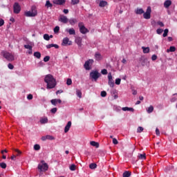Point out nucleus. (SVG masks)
Returning <instances> with one entry per match:
<instances>
[{"mask_svg": "<svg viewBox=\"0 0 177 177\" xmlns=\"http://www.w3.org/2000/svg\"><path fill=\"white\" fill-rule=\"evenodd\" d=\"M44 82L47 84V89H53L57 86V80L51 74H48L45 76Z\"/></svg>", "mask_w": 177, "mask_h": 177, "instance_id": "obj_1", "label": "nucleus"}, {"mask_svg": "<svg viewBox=\"0 0 177 177\" xmlns=\"http://www.w3.org/2000/svg\"><path fill=\"white\" fill-rule=\"evenodd\" d=\"M1 55L8 62L15 61V55L6 50H3L1 53Z\"/></svg>", "mask_w": 177, "mask_h": 177, "instance_id": "obj_2", "label": "nucleus"}, {"mask_svg": "<svg viewBox=\"0 0 177 177\" xmlns=\"http://www.w3.org/2000/svg\"><path fill=\"white\" fill-rule=\"evenodd\" d=\"M102 74L99 73L97 70L92 71L90 73V78L92 80V81H94L95 82H97V80H99V78H100Z\"/></svg>", "mask_w": 177, "mask_h": 177, "instance_id": "obj_3", "label": "nucleus"}, {"mask_svg": "<svg viewBox=\"0 0 177 177\" xmlns=\"http://www.w3.org/2000/svg\"><path fill=\"white\" fill-rule=\"evenodd\" d=\"M37 15V10L35 7H32L30 11L25 12V16L27 17H35Z\"/></svg>", "mask_w": 177, "mask_h": 177, "instance_id": "obj_4", "label": "nucleus"}, {"mask_svg": "<svg viewBox=\"0 0 177 177\" xmlns=\"http://www.w3.org/2000/svg\"><path fill=\"white\" fill-rule=\"evenodd\" d=\"M41 163L38 165V169L40 172L48 171L49 169L48 165L44 160H41Z\"/></svg>", "mask_w": 177, "mask_h": 177, "instance_id": "obj_5", "label": "nucleus"}, {"mask_svg": "<svg viewBox=\"0 0 177 177\" xmlns=\"http://www.w3.org/2000/svg\"><path fill=\"white\" fill-rule=\"evenodd\" d=\"M78 27L80 28V32L81 34L86 35V33L89 32V30L85 27L84 23L80 22L78 24Z\"/></svg>", "mask_w": 177, "mask_h": 177, "instance_id": "obj_6", "label": "nucleus"}, {"mask_svg": "<svg viewBox=\"0 0 177 177\" xmlns=\"http://www.w3.org/2000/svg\"><path fill=\"white\" fill-rule=\"evenodd\" d=\"M143 17L146 20H149L151 18V7L148 6L147 8V11L143 13Z\"/></svg>", "mask_w": 177, "mask_h": 177, "instance_id": "obj_7", "label": "nucleus"}, {"mask_svg": "<svg viewBox=\"0 0 177 177\" xmlns=\"http://www.w3.org/2000/svg\"><path fill=\"white\" fill-rule=\"evenodd\" d=\"M93 59H89L88 60L86 61L84 64V68L86 71H89L91 70V66L93 65Z\"/></svg>", "mask_w": 177, "mask_h": 177, "instance_id": "obj_8", "label": "nucleus"}, {"mask_svg": "<svg viewBox=\"0 0 177 177\" xmlns=\"http://www.w3.org/2000/svg\"><path fill=\"white\" fill-rule=\"evenodd\" d=\"M108 85L111 88H114V80H113V75H111V73H108Z\"/></svg>", "mask_w": 177, "mask_h": 177, "instance_id": "obj_9", "label": "nucleus"}, {"mask_svg": "<svg viewBox=\"0 0 177 177\" xmlns=\"http://www.w3.org/2000/svg\"><path fill=\"white\" fill-rule=\"evenodd\" d=\"M140 62H141L142 66H149L150 65V62H149L147 58L141 57Z\"/></svg>", "mask_w": 177, "mask_h": 177, "instance_id": "obj_10", "label": "nucleus"}, {"mask_svg": "<svg viewBox=\"0 0 177 177\" xmlns=\"http://www.w3.org/2000/svg\"><path fill=\"white\" fill-rule=\"evenodd\" d=\"M14 13L18 15L21 12V6L19 3H15L13 6Z\"/></svg>", "mask_w": 177, "mask_h": 177, "instance_id": "obj_11", "label": "nucleus"}, {"mask_svg": "<svg viewBox=\"0 0 177 177\" xmlns=\"http://www.w3.org/2000/svg\"><path fill=\"white\" fill-rule=\"evenodd\" d=\"M67 45L71 46L72 41H70V39L68 37H64L62 40V46H65Z\"/></svg>", "mask_w": 177, "mask_h": 177, "instance_id": "obj_12", "label": "nucleus"}, {"mask_svg": "<svg viewBox=\"0 0 177 177\" xmlns=\"http://www.w3.org/2000/svg\"><path fill=\"white\" fill-rule=\"evenodd\" d=\"M14 151L17 153V156L16 155H12L11 157H10V159L12 160H15V159L17 158V156H19L20 155L22 154V152L18 149H14Z\"/></svg>", "mask_w": 177, "mask_h": 177, "instance_id": "obj_13", "label": "nucleus"}, {"mask_svg": "<svg viewBox=\"0 0 177 177\" xmlns=\"http://www.w3.org/2000/svg\"><path fill=\"white\" fill-rule=\"evenodd\" d=\"M69 19H68V17L65 15H61L60 16V18H59V21L64 24H68Z\"/></svg>", "mask_w": 177, "mask_h": 177, "instance_id": "obj_14", "label": "nucleus"}, {"mask_svg": "<svg viewBox=\"0 0 177 177\" xmlns=\"http://www.w3.org/2000/svg\"><path fill=\"white\" fill-rule=\"evenodd\" d=\"M71 127H72V122L68 121L67 124L66 125V127L64 128V133H67L70 131Z\"/></svg>", "mask_w": 177, "mask_h": 177, "instance_id": "obj_15", "label": "nucleus"}, {"mask_svg": "<svg viewBox=\"0 0 177 177\" xmlns=\"http://www.w3.org/2000/svg\"><path fill=\"white\" fill-rule=\"evenodd\" d=\"M66 32L69 34V35H76V30L73 28H66Z\"/></svg>", "mask_w": 177, "mask_h": 177, "instance_id": "obj_16", "label": "nucleus"}, {"mask_svg": "<svg viewBox=\"0 0 177 177\" xmlns=\"http://www.w3.org/2000/svg\"><path fill=\"white\" fill-rule=\"evenodd\" d=\"M75 43L79 47L82 46V38L81 37H78L75 39Z\"/></svg>", "mask_w": 177, "mask_h": 177, "instance_id": "obj_17", "label": "nucleus"}, {"mask_svg": "<svg viewBox=\"0 0 177 177\" xmlns=\"http://www.w3.org/2000/svg\"><path fill=\"white\" fill-rule=\"evenodd\" d=\"M52 48H55V49H59V45L54 44H48V45H46V48L47 49H50Z\"/></svg>", "mask_w": 177, "mask_h": 177, "instance_id": "obj_18", "label": "nucleus"}, {"mask_svg": "<svg viewBox=\"0 0 177 177\" xmlns=\"http://www.w3.org/2000/svg\"><path fill=\"white\" fill-rule=\"evenodd\" d=\"M53 3L55 5H64L66 3V0H53Z\"/></svg>", "mask_w": 177, "mask_h": 177, "instance_id": "obj_19", "label": "nucleus"}, {"mask_svg": "<svg viewBox=\"0 0 177 177\" xmlns=\"http://www.w3.org/2000/svg\"><path fill=\"white\" fill-rule=\"evenodd\" d=\"M45 7L46 9H52V8H53V4L49 0H47L46 1Z\"/></svg>", "mask_w": 177, "mask_h": 177, "instance_id": "obj_20", "label": "nucleus"}, {"mask_svg": "<svg viewBox=\"0 0 177 177\" xmlns=\"http://www.w3.org/2000/svg\"><path fill=\"white\" fill-rule=\"evenodd\" d=\"M135 13H136L137 15H143V13H145V10H143L142 8H137V9L135 10Z\"/></svg>", "mask_w": 177, "mask_h": 177, "instance_id": "obj_21", "label": "nucleus"}, {"mask_svg": "<svg viewBox=\"0 0 177 177\" xmlns=\"http://www.w3.org/2000/svg\"><path fill=\"white\" fill-rule=\"evenodd\" d=\"M122 109L123 111H131V112L135 111V109L133 108L128 107V106L122 107Z\"/></svg>", "mask_w": 177, "mask_h": 177, "instance_id": "obj_22", "label": "nucleus"}, {"mask_svg": "<svg viewBox=\"0 0 177 177\" xmlns=\"http://www.w3.org/2000/svg\"><path fill=\"white\" fill-rule=\"evenodd\" d=\"M68 22L70 24L71 26H75L76 24H77V20L76 19H70L68 20Z\"/></svg>", "mask_w": 177, "mask_h": 177, "instance_id": "obj_23", "label": "nucleus"}, {"mask_svg": "<svg viewBox=\"0 0 177 177\" xmlns=\"http://www.w3.org/2000/svg\"><path fill=\"white\" fill-rule=\"evenodd\" d=\"M171 5V1L170 0H167L164 3V7L166 9H168V8Z\"/></svg>", "mask_w": 177, "mask_h": 177, "instance_id": "obj_24", "label": "nucleus"}, {"mask_svg": "<svg viewBox=\"0 0 177 177\" xmlns=\"http://www.w3.org/2000/svg\"><path fill=\"white\" fill-rule=\"evenodd\" d=\"M95 59L97 62L101 61L102 60V55H100L99 53H95Z\"/></svg>", "mask_w": 177, "mask_h": 177, "instance_id": "obj_25", "label": "nucleus"}, {"mask_svg": "<svg viewBox=\"0 0 177 177\" xmlns=\"http://www.w3.org/2000/svg\"><path fill=\"white\" fill-rule=\"evenodd\" d=\"M142 49L143 50L144 54H148L149 53H150V48L149 47L142 46Z\"/></svg>", "mask_w": 177, "mask_h": 177, "instance_id": "obj_26", "label": "nucleus"}, {"mask_svg": "<svg viewBox=\"0 0 177 177\" xmlns=\"http://www.w3.org/2000/svg\"><path fill=\"white\" fill-rule=\"evenodd\" d=\"M76 95L80 99L82 98V92L81 90L76 89Z\"/></svg>", "mask_w": 177, "mask_h": 177, "instance_id": "obj_27", "label": "nucleus"}, {"mask_svg": "<svg viewBox=\"0 0 177 177\" xmlns=\"http://www.w3.org/2000/svg\"><path fill=\"white\" fill-rule=\"evenodd\" d=\"M99 6L100 8H104V6H107V1H101L99 3Z\"/></svg>", "mask_w": 177, "mask_h": 177, "instance_id": "obj_28", "label": "nucleus"}, {"mask_svg": "<svg viewBox=\"0 0 177 177\" xmlns=\"http://www.w3.org/2000/svg\"><path fill=\"white\" fill-rule=\"evenodd\" d=\"M90 145L94 147L99 148V143L95 141H91Z\"/></svg>", "mask_w": 177, "mask_h": 177, "instance_id": "obj_29", "label": "nucleus"}, {"mask_svg": "<svg viewBox=\"0 0 177 177\" xmlns=\"http://www.w3.org/2000/svg\"><path fill=\"white\" fill-rule=\"evenodd\" d=\"M48 122V118H44L40 120V123L41 124H47Z\"/></svg>", "mask_w": 177, "mask_h": 177, "instance_id": "obj_30", "label": "nucleus"}, {"mask_svg": "<svg viewBox=\"0 0 177 177\" xmlns=\"http://www.w3.org/2000/svg\"><path fill=\"white\" fill-rule=\"evenodd\" d=\"M34 57H36L37 59H39L41 57V54L40 52H35Z\"/></svg>", "mask_w": 177, "mask_h": 177, "instance_id": "obj_31", "label": "nucleus"}, {"mask_svg": "<svg viewBox=\"0 0 177 177\" xmlns=\"http://www.w3.org/2000/svg\"><path fill=\"white\" fill-rule=\"evenodd\" d=\"M97 167V165H96V163H91L89 165V168L90 169H95Z\"/></svg>", "mask_w": 177, "mask_h": 177, "instance_id": "obj_32", "label": "nucleus"}, {"mask_svg": "<svg viewBox=\"0 0 177 177\" xmlns=\"http://www.w3.org/2000/svg\"><path fill=\"white\" fill-rule=\"evenodd\" d=\"M123 177H131V171H126L123 173Z\"/></svg>", "mask_w": 177, "mask_h": 177, "instance_id": "obj_33", "label": "nucleus"}, {"mask_svg": "<svg viewBox=\"0 0 177 177\" xmlns=\"http://www.w3.org/2000/svg\"><path fill=\"white\" fill-rule=\"evenodd\" d=\"M138 159L139 160H146V153L139 154Z\"/></svg>", "mask_w": 177, "mask_h": 177, "instance_id": "obj_34", "label": "nucleus"}, {"mask_svg": "<svg viewBox=\"0 0 177 177\" xmlns=\"http://www.w3.org/2000/svg\"><path fill=\"white\" fill-rule=\"evenodd\" d=\"M153 111V106H150L149 107H148L147 109V112L150 114Z\"/></svg>", "mask_w": 177, "mask_h": 177, "instance_id": "obj_35", "label": "nucleus"}, {"mask_svg": "<svg viewBox=\"0 0 177 177\" xmlns=\"http://www.w3.org/2000/svg\"><path fill=\"white\" fill-rule=\"evenodd\" d=\"M175 51H176V48L174 46H170L169 49L167 50V53H169V52L174 53Z\"/></svg>", "mask_w": 177, "mask_h": 177, "instance_id": "obj_36", "label": "nucleus"}, {"mask_svg": "<svg viewBox=\"0 0 177 177\" xmlns=\"http://www.w3.org/2000/svg\"><path fill=\"white\" fill-rule=\"evenodd\" d=\"M0 167L6 169L7 168V164L6 162H0Z\"/></svg>", "mask_w": 177, "mask_h": 177, "instance_id": "obj_37", "label": "nucleus"}, {"mask_svg": "<svg viewBox=\"0 0 177 177\" xmlns=\"http://www.w3.org/2000/svg\"><path fill=\"white\" fill-rule=\"evenodd\" d=\"M50 102L52 104V105L55 106H57V99H53L50 100Z\"/></svg>", "mask_w": 177, "mask_h": 177, "instance_id": "obj_38", "label": "nucleus"}, {"mask_svg": "<svg viewBox=\"0 0 177 177\" xmlns=\"http://www.w3.org/2000/svg\"><path fill=\"white\" fill-rule=\"evenodd\" d=\"M41 149V146L38 144H35L34 145V150L35 151H39Z\"/></svg>", "mask_w": 177, "mask_h": 177, "instance_id": "obj_39", "label": "nucleus"}, {"mask_svg": "<svg viewBox=\"0 0 177 177\" xmlns=\"http://www.w3.org/2000/svg\"><path fill=\"white\" fill-rule=\"evenodd\" d=\"M66 84H67L68 86H71V85L73 84L72 79H71V78L67 79V80H66Z\"/></svg>", "mask_w": 177, "mask_h": 177, "instance_id": "obj_40", "label": "nucleus"}, {"mask_svg": "<svg viewBox=\"0 0 177 177\" xmlns=\"http://www.w3.org/2000/svg\"><path fill=\"white\" fill-rule=\"evenodd\" d=\"M44 39L46 41H50V35L48 34H44Z\"/></svg>", "mask_w": 177, "mask_h": 177, "instance_id": "obj_41", "label": "nucleus"}, {"mask_svg": "<svg viewBox=\"0 0 177 177\" xmlns=\"http://www.w3.org/2000/svg\"><path fill=\"white\" fill-rule=\"evenodd\" d=\"M80 2V0H71V5H77Z\"/></svg>", "mask_w": 177, "mask_h": 177, "instance_id": "obj_42", "label": "nucleus"}, {"mask_svg": "<svg viewBox=\"0 0 177 177\" xmlns=\"http://www.w3.org/2000/svg\"><path fill=\"white\" fill-rule=\"evenodd\" d=\"M59 30H60V27H59V26H55V28H54V32H55V34L59 33Z\"/></svg>", "mask_w": 177, "mask_h": 177, "instance_id": "obj_43", "label": "nucleus"}, {"mask_svg": "<svg viewBox=\"0 0 177 177\" xmlns=\"http://www.w3.org/2000/svg\"><path fill=\"white\" fill-rule=\"evenodd\" d=\"M70 170L72 171H74L76 170V165L75 164H73L70 166Z\"/></svg>", "mask_w": 177, "mask_h": 177, "instance_id": "obj_44", "label": "nucleus"}, {"mask_svg": "<svg viewBox=\"0 0 177 177\" xmlns=\"http://www.w3.org/2000/svg\"><path fill=\"white\" fill-rule=\"evenodd\" d=\"M24 48L25 49H27V50H30V49H32V46L31 45H29V44H26L24 46Z\"/></svg>", "mask_w": 177, "mask_h": 177, "instance_id": "obj_45", "label": "nucleus"}, {"mask_svg": "<svg viewBox=\"0 0 177 177\" xmlns=\"http://www.w3.org/2000/svg\"><path fill=\"white\" fill-rule=\"evenodd\" d=\"M46 138L48 140H55V137H53V136H50V135H47Z\"/></svg>", "mask_w": 177, "mask_h": 177, "instance_id": "obj_46", "label": "nucleus"}, {"mask_svg": "<svg viewBox=\"0 0 177 177\" xmlns=\"http://www.w3.org/2000/svg\"><path fill=\"white\" fill-rule=\"evenodd\" d=\"M50 112L53 114H55L57 112V108L54 107V108L51 109Z\"/></svg>", "mask_w": 177, "mask_h": 177, "instance_id": "obj_47", "label": "nucleus"}, {"mask_svg": "<svg viewBox=\"0 0 177 177\" xmlns=\"http://www.w3.org/2000/svg\"><path fill=\"white\" fill-rule=\"evenodd\" d=\"M168 32H169V30H168L167 28H166V29L164 30V33H163L162 37H167V35H168Z\"/></svg>", "mask_w": 177, "mask_h": 177, "instance_id": "obj_48", "label": "nucleus"}, {"mask_svg": "<svg viewBox=\"0 0 177 177\" xmlns=\"http://www.w3.org/2000/svg\"><path fill=\"white\" fill-rule=\"evenodd\" d=\"M106 96H107V93L105 91H101V97H106Z\"/></svg>", "mask_w": 177, "mask_h": 177, "instance_id": "obj_49", "label": "nucleus"}, {"mask_svg": "<svg viewBox=\"0 0 177 177\" xmlns=\"http://www.w3.org/2000/svg\"><path fill=\"white\" fill-rule=\"evenodd\" d=\"M101 73H102V75H106L107 73H108L107 69H106V68L102 69V71H101Z\"/></svg>", "mask_w": 177, "mask_h": 177, "instance_id": "obj_50", "label": "nucleus"}, {"mask_svg": "<svg viewBox=\"0 0 177 177\" xmlns=\"http://www.w3.org/2000/svg\"><path fill=\"white\" fill-rule=\"evenodd\" d=\"M143 130H144L143 127H138V129H137V133H140L143 132Z\"/></svg>", "mask_w": 177, "mask_h": 177, "instance_id": "obj_51", "label": "nucleus"}, {"mask_svg": "<svg viewBox=\"0 0 177 177\" xmlns=\"http://www.w3.org/2000/svg\"><path fill=\"white\" fill-rule=\"evenodd\" d=\"M50 59V56H46L44 58V62H48Z\"/></svg>", "mask_w": 177, "mask_h": 177, "instance_id": "obj_52", "label": "nucleus"}, {"mask_svg": "<svg viewBox=\"0 0 177 177\" xmlns=\"http://www.w3.org/2000/svg\"><path fill=\"white\" fill-rule=\"evenodd\" d=\"M115 84L116 85H120V84H121V79L117 78V79L115 80Z\"/></svg>", "mask_w": 177, "mask_h": 177, "instance_id": "obj_53", "label": "nucleus"}, {"mask_svg": "<svg viewBox=\"0 0 177 177\" xmlns=\"http://www.w3.org/2000/svg\"><path fill=\"white\" fill-rule=\"evenodd\" d=\"M8 68L10 70H13L14 68H15V66H14V65L12 64L11 63H9V64H8Z\"/></svg>", "mask_w": 177, "mask_h": 177, "instance_id": "obj_54", "label": "nucleus"}, {"mask_svg": "<svg viewBox=\"0 0 177 177\" xmlns=\"http://www.w3.org/2000/svg\"><path fill=\"white\" fill-rule=\"evenodd\" d=\"M162 32H163V30L161 29V28H158V29L156 30V33L158 35H161L162 33Z\"/></svg>", "mask_w": 177, "mask_h": 177, "instance_id": "obj_55", "label": "nucleus"}, {"mask_svg": "<svg viewBox=\"0 0 177 177\" xmlns=\"http://www.w3.org/2000/svg\"><path fill=\"white\" fill-rule=\"evenodd\" d=\"M113 144L115 145H118V140H117V138H113Z\"/></svg>", "mask_w": 177, "mask_h": 177, "instance_id": "obj_56", "label": "nucleus"}, {"mask_svg": "<svg viewBox=\"0 0 177 177\" xmlns=\"http://www.w3.org/2000/svg\"><path fill=\"white\" fill-rule=\"evenodd\" d=\"M27 99L28 100H32L33 99V95L32 94H28V96H27Z\"/></svg>", "mask_w": 177, "mask_h": 177, "instance_id": "obj_57", "label": "nucleus"}, {"mask_svg": "<svg viewBox=\"0 0 177 177\" xmlns=\"http://www.w3.org/2000/svg\"><path fill=\"white\" fill-rule=\"evenodd\" d=\"M157 24L160 26V27H164V24L162 21H158Z\"/></svg>", "mask_w": 177, "mask_h": 177, "instance_id": "obj_58", "label": "nucleus"}, {"mask_svg": "<svg viewBox=\"0 0 177 177\" xmlns=\"http://www.w3.org/2000/svg\"><path fill=\"white\" fill-rule=\"evenodd\" d=\"M5 24L3 19H0V27H2Z\"/></svg>", "mask_w": 177, "mask_h": 177, "instance_id": "obj_59", "label": "nucleus"}, {"mask_svg": "<svg viewBox=\"0 0 177 177\" xmlns=\"http://www.w3.org/2000/svg\"><path fill=\"white\" fill-rule=\"evenodd\" d=\"M156 59H157V56L156 55H153L151 57V60L154 62Z\"/></svg>", "mask_w": 177, "mask_h": 177, "instance_id": "obj_60", "label": "nucleus"}, {"mask_svg": "<svg viewBox=\"0 0 177 177\" xmlns=\"http://www.w3.org/2000/svg\"><path fill=\"white\" fill-rule=\"evenodd\" d=\"M64 93L63 90H58L56 91V95L62 94Z\"/></svg>", "mask_w": 177, "mask_h": 177, "instance_id": "obj_61", "label": "nucleus"}, {"mask_svg": "<svg viewBox=\"0 0 177 177\" xmlns=\"http://www.w3.org/2000/svg\"><path fill=\"white\" fill-rule=\"evenodd\" d=\"M156 136H160V131H159V130H158V128L156 129Z\"/></svg>", "mask_w": 177, "mask_h": 177, "instance_id": "obj_62", "label": "nucleus"}, {"mask_svg": "<svg viewBox=\"0 0 177 177\" xmlns=\"http://www.w3.org/2000/svg\"><path fill=\"white\" fill-rule=\"evenodd\" d=\"M177 101V98L176 97H172L171 99V102H176Z\"/></svg>", "mask_w": 177, "mask_h": 177, "instance_id": "obj_63", "label": "nucleus"}, {"mask_svg": "<svg viewBox=\"0 0 177 177\" xmlns=\"http://www.w3.org/2000/svg\"><path fill=\"white\" fill-rule=\"evenodd\" d=\"M63 12H64V13H65V15H68V13H69V10H68V9H64V10H63Z\"/></svg>", "mask_w": 177, "mask_h": 177, "instance_id": "obj_64", "label": "nucleus"}]
</instances>
